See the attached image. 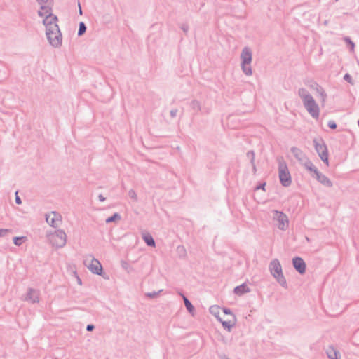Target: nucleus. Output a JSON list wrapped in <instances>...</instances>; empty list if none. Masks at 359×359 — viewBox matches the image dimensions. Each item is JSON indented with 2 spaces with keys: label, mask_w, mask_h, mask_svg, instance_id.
<instances>
[{
  "label": "nucleus",
  "mask_w": 359,
  "mask_h": 359,
  "mask_svg": "<svg viewBox=\"0 0 359 359\" xmlns=\"http://www.w3.org/2000/svg\"><path fill=\"white\" fill-rule=\"evenodd\" d=\"M311 86V88H314L319 95L320 94V93L322 91H324V89L316 83H314Z\"/></svg>",
  "instance_id": "nucleus-34"
},
{
  "label": "nucleus",
  "mask_w": 359,
  "mask_h": 359,
  "mask_svg": "<svg viewBox=\"0 0 359 359\" xmlns=\"http://www.w3.org/2000/svg\"><path fill=\"white\" fill-rule=\"evenodd\" d=\"M46 36L48 42L53 47L58 48L61 46L62 40L61 32L56 34V32H53V34L50 33V34L46 35Z\"/></svg>",
  "instance_id": "nucleus-10"
},
{
  "label": "nucleus",
  "mask_w": 359,
  "mask_h": 359,
  "mask_svg": "<svg viewBox=\"0 0 359 359\" xmlns=\"http://www.w3.org/2000/svg\"><path fill=\"white\" fill-rule=\"evenodd\" d=\"M313 144L316 152L318 153L320 159L327 165H329L328 161V150L327 146L323 139L319 141L313 140Z\"/></svg>",
  "instance_id": "nucleus-4"
},
{
  "label": "nucleus",
  "mask_w": 359,
  "mask_h": 359,
  "mask_svg": "<svg viewBox=\"0 0 359 359\" xmlns=\"http://www.w3.org/2000/svg\"><path fill=\"white\" fill-rule=\"evenodd\" d=\"M178 110L177 109H173L170 111V116L172 118L176 117L177 114Z\"/></svg>",
  "instance_id": "nucleus-43"
},
{
  "label": "nucleus",
  "mask_w": 359,
  "mask_h": 359,
  "mask_svg": "<svg viewBox=\"0 0 359 359\" xmlns=\"http://www.w3.org/2000/svg\"><path fill=\"white\" fill-rule=\"evenodd\" d=\"M345 41L347 43L348 45H350L351 48H353L355 47L354 43L351 40L349 37H346L344 39Z\"/></svg>",
  "instance_id": "nucleus-40"
},
{
  "label": "nucleus",
  "mask_w": 359,
  "mask_h": 359,
  "mask_svg": "<svg viewBox=\"0 0 359 359\" xmlns=\"http://www.w3.org/2000/svg\"><path fill=\"white\" fill-rule=\"evenodd\" d=\"M77 280H78V283L79 285H81V280L79 277H77Z\"/></svg>",
  "instance_id": "nucleus-50"
},
{
  "label": "nucleus",
  "mask_w": 359,
  "mask_h": 359,
  "mask_svg": "<svg viewBox=\"0 0 359 359\" xmlns=\"http://www.w3.org/2000/svg\"><path fill=\"white\" fill-rule=\"evenodd\" d=\"M303 163H304L305 168L312 173L311 175H315L316 174V172L319 171L317 169V168L313 164V163L307 158H306L304 161Z\"/></svg>",
  "instance_id": "nucleus-19"
},
{
  "label": "nucleus",
  "mask_w": 359,
  "mask_h": 359,
  "mask_svg": "<svg viewBox=\"0 0 359 359\" xmlns=\"http://www.w3.org/2000/svg\"><path fill=\"white\" fill-rule=\"evenodd\" d=\"M250 289L248 287L246 283H243L240 285L236 286L233 289V292L238 296H241L245 293L249 292Z\"/></svg>",
  "instance_id": "nucleus-18"
},
{
  "label": "nucleus",
  "mask_w": 359,
  "mask_h": 359,
  "mask_svg": "<svg viewBox=\"0 0 359 359\" xmlns=\"http://www.w3.org/2000/svg\"><path fill=\"white\" fill-rule=\"evenodd\" d=\"M189 106L192 110L194 111L195 114H197L202 111V107L199 101L193 100L189 103Z\"/></svg>",
  "instance_id": "nucleus-21"
},
{
  "label": "nucleus",
  "mask_w": 359,
  "mask_h": 359,
  "mask_svg": "<svg viewBox=\"0 0 359 359\" xmlns=\"http://www.w3.org/2000/svg\"><path fill=\"white\" fill-rule=\"evenodd\" d=\"M320 96L321 97V101L322 102H325V100H326V97H327V94L325 93V91H322L320 94Z\"/></svg>",
  "instance_id": "nucleus-41"
},
{
  "label": "nucleus",
  "mask_w": 359,
  "mask_h": 359,
  "mask_svg": "<svg viewBox=\"0 0 359 359\" xmlns=\"http://www.w3.org/2000/svg\"><path fill=\"white\" fill-rule=\"evenodd\" d=\"M292 264L294 269L300 274H304L306 272V265L302 258L299 257H294L292 259Z\"/></svg>",
  "instance_id": "nucleus-11"
},
{
  "label": "nucleus",
  "mask_w": 359,
  "mask_h": 359,
  "mask_svg": "<svg viewBox=\"0 0 359 359\" xmlns=\"http://www.w3.org/2000/svg\"><path fill=\"white\" fill-rule=\"evenodd\" d=\"M45 17L43 20V24L46 27V34L49 35L50 33L53 34V32H56V34L60 32L59 26L57 25L58 18L53 14V11L47 12L43 16Z\"/></svg>",
  "instance_id": "nucleus-3"
},
{
  "label": "nucleus",
  "mask_w": 359,
  "mask_h": 359,
  "mask_svg": "<svg viewBox=\"0 0 359 359\" xmlns=\"http://www.w3.org/2000/svg\"><path fill=\"white\" fill-rule=\"evenodd\" d=\"M326 354L329 359H341L340 353L332 346H330L326 350Z\"/></svg>",
  "instance_id": "nucleus-17"
},
{
  "label": "nucleus",
  "mask_w": 359,
  "mask_h": 359,
  "mask_svg": "<svg viewBox=\"0 0 359 359\" xmlns=\"http://www.w3.org/2000/svg\"><path fill=\"white\" fill-rule=\"evenodd\" d=\"M180 294L182 297V299L184 300V305H185V307H186L187 310L189 313H193L194 311V306H193V304L187 299V297L186 296H184L182 293H180Z\"/></svg>",
  "instance_id": "nucleus-22"
},
{
  "label": "nucleus",
  "mask_w": 359,
  "mask_h": 359,
  "mask_svg": "<svg viewBox=\"0 0 359 359\" xmlns=\"http://www.w3.org/2000/svg\"><path fill=\"white\" fill-rule=\"evenodd\" d=\"M266 186V183L264 182L262 184H260L259 185H258L257 187H256V189H263L264 190V187Z\"/></svg>",
  "instance_id": "nucleus-45"
},
{
  "label": "nucleus",
  "mask_w": 359,
  "mask_h": 359,
  "mask_svg": "<svg viewBox=\"0 0 359 359\" xmlns=\"http://www.w3.org/2000/svg\"><path fill=\"white\" fill-rule=\"evenodd\" d=\"M241 63L250 64L252 62V51L250 48L245 47L241 54Z\"/></svg>",
  "instance_id": "nucleus-14"
},
{
  "label": "nucleus",
  "mask_w": 359,
  "mask_h": 359,
  "mask_svg": "<svg viewBox=\"0 0 359 359\" xmlns=\"http://www.w3.org/2000/svg\"><path fill=\"white\" fill-rule=\"evenodd\" d=\"M26 240V237L25 236H16V237H14L13 238V243L17 245V246H20L22 245V242L25 241Z\"/></svg>",
  "instance_id": "nucleus-29"
},
{
  "label": "nucleus",
  "mask_w": 359,
  "mask_h": 359,
  "mask_svg": "<svg viewBox=\"0 0 359 359\" xmlns=\"http://www.w3.org/2000/svg\"><path fill=\"white\" fill-rule=\"evenodd\" d=\"M223 327L226 330H227L229 332H230L231 330V328L235 325V323H231V320H222V319H221V321H219Z\"/></svg>",
  "instance_id": "nucleus-27"
},
{
  "label": "nucleus",
  "mask_w": 359,
  "mask_h": 359,
  "mask_svg": "<svg viewBox=\"0 0 359 359\" xmlns=\"http://www.w3.org/2000/svg\"><path fill=\"white\" fill-rule=\"evenodd\" d=\"M128 196L133 200V201L137 202V195L136 192L133 189H130L128 191Z\"/></svg>",
  "instance_id": "nucleus-32"
},
{
  "label": "nucleus",
  "mask_w": 359,
  "mask_h": 359,
  "mask_svg": "<svg viewBox=\"0 0 359 359\" xmlns=\"http://www.w3.org/2000/svg\"><path fill=\"white\" fill-rule=\"evenodd\" d=\"M279 179L283 187H289L291 184V175L285 163L279 165Z\"/></svg>",
  "instance_id": "nucleus-6"
},
{
  "label": "nucleus",
  "mask_w": 359,
  "mask_h": 359,
  "mask_svg": "<svg viewBox=\"0 0 359 359\" xmlns=\"http://www.w3.org/2000/svg\"><path fill=\"white\" fill-rule=\"evenodd\" d=\"M344 79L346 81H347L348 83H352V81H353V79H352V76H351L349 74L346 73V74L344 76Z\"/></svg>",
  "instance_id": "nucleus-38"
},
{
  "label": "nucleus",
  "mask_w": 359,
  "mask_h": 359,
  "mask_svg": "<svg viewBox=\"0 0 359 359\" xmlns=\"http://www.w3.org/2000/svg\"><path fill=\"white\" fill-rule=\"evenodd\" d=\"M209 109L203 108L201 112L203 114H209Z\"/></svg>",
  "instance_id": "nucleus-47"
},
{
  "label": "nucleus",
  "mask_w": 359,
  "mask_h": 359,
  "mask_svg": "<svg viewBox=\"0 0 359 359\" xmlns=\"http://www.w3.org/2000/svg\"><path fill=\"white\" fill-rule=\"evenodd\" d=\"M290 151L294 155V156L302 163H303L304 161L306 158L305 154L302 151V150L296 147H292L290 149Z\"/></svg>",
  "instance_id": "nucleus-16"
},
{
  "label": "nucleus",
  "mask_w": 359,
  "mask_h": 359,
  "mask_svg": "<svg viewBox=\"0 0 359 359\" xmlns=\"http://www.w3.org/2000/svg\"><path fill=\"white\" fill-rule=\"evenodd\" d=\"M121 215L118 213L115 212L111 216H110L108 218H107L105 222H106V223L109 224V223H111V222H116V221L121 220Z\"/></svg>",
  "instance_id": "nucleus-26"
},
{
  "label": "nucleus",
  "mask_w": 359,
  "mask_h": 359,
  "mask_svg": "<svg viewBox=\"0 0 359 359\" xmlns=\"http://www.w3.org/2000/svg\"><path fill=\"white\" fill-rule=\"evenodd\" d=\"M142 238L148 246L155 247V245H156L155 241L150 233H144L142 236Z\"/></svg>",
  "instance_id": "nucleus-20"
},
{
  "label": "nucleus",
  "mask_w": 359,
  "mask_h": 359,
  "mask_svg": "<svg viewBox=\"0 0 359 359\" xmlns=\"http://www.w3.org/2000/svg\"><path fill=\"white\" fill-rule=\"evenodd\" d=\"M98 198H99V200H100L101 202H104V201H106V198H105V197H104L102 194H100V195L98 196Z\"/></svg>",
  "instance_id": "nucleus-46"
},
{
  "label": "nucleus",
  "mask_w": 359,
  "mask_h": 359,
  "mask_svg": "<svg viewBox=\"0 0 359 359\" xmlns=\"http://www.w3.org/2000/svg\"><path fill=\"white\" fill-rule=\"evenodd\" d=\"M252 167V172H253V174H255L256 172H257V168H256V165H255V163H254V164H251Z\"/></svg>",
  "instance_id": "nucleus-48"
},
{
  "label": "nucleus",
  "mask_w": 359,
  "mask_h": 359,
  "mask_svg": "<svg viewBox=\"0 0 359 359\" xmlns=\"http://www.w3.org/2000/svg\"><path fill=\"white\" fill-rule=\"evenodd\" d=\"M88 269L94 274L101 276L103 272L102 264L95 258L91 259V263L88 266Z\"/></svg>",
  "instance_id": "nucleus-13"
},
{
  "label": "nucleus",
  "mask_w": 359,
  "mask_h": 359,
  "mask_svg": "<svg viewBox=\"0 0 359 359\" xmlns=\"http://www.w3.org/2000/svg\"><path fill=\"white\" fill-rule=\"evenodd\" d=\"M39 293L37 290L29 288L28 290L25 300L29 301L32 303H37L39 302Z\"/></svg>",
  "instance_id": "nucleus-15"
},
{
  "label": "nucleus",
  "mask_w": 359,
  "mask_h": 359,
  "mask_svg": "<svg viewBox=\"0 0 359 359\" xmlns=\"http://www.w3.org/2000/svg\"><path fill=\"white\" fill-rule=\"evenodd\" d=\"M219 306H212L210 307V312L214 315L218 321H221V318L219 316Z\"/></svg>",
  "instance_id": "nucleus-24"
},
{
  "label": "nucleus",
  "mask_w": 359,
  "mask_h": 359,
  "mask_svg": "<svg viewBox=\"0 0 359 359\" xmlns=\"http://www.w3.org/2000/svg\"><path fill=\"white\" fill-rule=\"evenodd\" d=\"M298 95L302 99L304 107L309 114L316 119H318L320 114V109L314 98L304 88L298 90Z\"/></svg>",
  "instance_id": "nucleus-1"
},
{
  "label": "nucleus",
  "mask_w": 359,
  "mask_h": 359,
  "mask_svg": "<svg viewBox=\"0 0 359 359\" xmlns=\"http://www.w3.org/2000/svg\"><path fill=\"white\" fill-rule=\"evenodd\" d=\"M86 24L83 22H81L79 23V30H78V36H82L86 32Z\"/></svg>",
  "instance_id": "nucleus-28"
},
{
  "label": "nucleus",
  "mask_w": 359,
  "mask_h": 359,
  "mask_svg": "<svg viewBox=\"0 0 359 359\" xmlns=\"http://www.w3.org/2000/svg\"><path fill=\"white\" fill-rule=\"evenodd\" d=\"M121 267L128 273H130L134 271L133 267L126 261L121 260Z\"/></svg>",
  "instance_id": "nucleus-25"
},
{
  "label": "nucleus",
  "mask_w": 359,
  "mask_h": 359,
  "mask_svg": "<svg viewBox=\"0 0 359 359\" xmlns=\"http://www.w3.org/2000/svg\"><path fill=\"white\" fill-rule=\"evenodd\" d=\"M358 126H359V118H358Z\"/></svg>",
  "instance_id": "nucleus-51"
},
{
  "label": "nucleus",
  "mask_w": 359,
  "mask_h": 359,
  "mask_svg": "<svg viewBox=\"0 0 359 359\" xmlns=\"http://www.w3.org/2000/svg\"><path fill=\"white\" fill-rule=\"evenodd\" d=\"M9 233H11L10 229H0V237H5Z\"/></svg>",
  "instance_id": "nucleus-36"
},
{
  "label": "nucleus",
  "mask_w": 359,
  "mask_h": 359,
  "mask_svg": "<svg viewBox=\"0 0 359 359\" xmlns=\"http://www.w3.org/2000/svg\"><path fill=\"white\" fill-rule=\"evenodd\" d=\"M180 28L185 34H187L189 27L187 24L184 23L181 25Z\"/></svg>",
  "instance_id": "nucleus-39"
},
{
  "label": "nucleus",
  "mask_w": 359,
  "mask_h": 359,
  "mask_svg": "<svg viewBox=\"0 0 359 359\" xmlns=\"http://www.w3.org/2000/svg\"><path fill=\"white\" fill-rule=\"evenodd\" d=\"M177 251L180 257H185L187 255L186 250L183 245H179L177 248Z\"/></svg>",
  "instance_id": "nucleus-33"
},
{
  "label": "nucleus",
  "mask_w": 359,
  "mask_h": 359,
  "mask_svg": "<svg viewBox=\"0 0 359 359\" xmlns=\"http://www.w3.org/2000/svg\"><path fill=\"white\" fill-rule=\"evenodd\" d=\"M95 329V326L93 324H88L86 326V330L88 332H92Z\"/></svg>",
  "instance_id": "nucleus-44"
},
{
  "label": "nucleus",
  "mask_w": 359,
  "mask_h": 359,
  "mask_svg": "<svg viewBox=\"0 0 359 359\" xmlns=\"http://www.w3.org/2000/svg\"><path fill=\"white\" fill-rule=\"evenodd\" d=\"M61 215L56 212H51L50 214H46V222L53 227H57L61 222Z\"/></svg>",
  "instance_id": "nucleus-9"
},
{
  "label": "nucleus",
  "mask_w": 359,
  "mask_h": 359,
  "mask_svg": "<svg viewBox=\"0 0 359 359\" xmlns=\"http://www.w3.org/2000/svg\"><path fill=\"white\" fill-rule=\"evenodd\" d=\"M269 270L271 275L277 280V282L284 288H287L286 279L285 278L282 266L278 259H273L269 264Z\"/></svg>",
  "instance_id": "nucleus-2"
},
{
  "label": "nucleus",
  "mask_w": 359,
  "mask_h": 359,
  "mask_svg": "<svg viewBox=\"0 0 359 359\" xmlns=\"http://www.w3.org/2000/svg\"><path fill=\"white\" fill-rule=\"evenodd\" d=\"M222 311H223V312H224V314L231 315V316L233 317V318L234 321H236V316H235V315L232 313V311H231V310L230 309L226 308V307H224V308L222 309Z\"/></svg>",
  "instance_id": "nucleus-35"
},
{
  "label": "nucleus",
  "mask_w": 359,
  "mask_h": 359,
  "mask_svg": "<svg viewBox=\"0 0 359 359\" xmlns=\"http://www.w3.org/2000/svg\"><path fill=\"white\" fill-rule=\"evenodd\" d=\"M327 126L330 128L333 129V130L336 129L337 127L336 122L333 120L329 121L327 123Z\"/></svg>",
  "instance_id": "nucleus-37"
},
{
  "label": "nucleus",
  "mask_w": 359,
  "mask_h": 359,
  "mask_svg": "<svg viewBox=\"0 0 359 359\" xmlns=\"http://www.w3.org/2000/svg\"><path fill=\"white\" fill-rule=\"evenodd\" d=\"M50 242L56 248H62L67 243V235L62 229H57L54 233L50 235Z\"/></svg>",
  "instance_id": "nucleus-5"
},
{
  "label": "nucleus",
  "mask_w": 359,
  "mask_h": 359,
  "mask_svg": "<svg viewBox=\"0 0 359 359\" xmlns=\"http://www.w3.org/2000/svg\"><path fill=\"white\" fill-rule=\"evenodd\" d=\"M243 72L247 76H251L252 74V68L250 64H241Z\"/></svg>",
  "instance_id": "nucleus-23"
},
{
  "label": "nucleus",
  "mask_w": 359,
  "mask_h": 359,
  "mask_svg": "<svg viewBox=\"0 0 359 359\" xmlns=\"http://www.w3.org/2000/svg\"><path fill=\"white\" fill-rule=\"evenodd\" d=\"M163 292V290H160L157 292H147V293H145V296L147 297V298H149V299H154V298H156L159 296V294Z\"/></svg>",
  "instance_id": "nucleus-30"
},
{
  "label": "nucleus",
  "mask_w": 359,
  "mask_h": 359,
  "mask_svg": "<svg viewBox=\"0 0 359 359\" xmlns=\"http://www.w3.org/2000/svg\"><path fill=\"white\" fill-rule=\"evenodd\" d=\"M273 219L278 222L277 226L280 230H285L288 226V218L287 216L281 211L273 210Z\"/></svg>",
  "instance_id": "nucleus-7"
},
{
  "label": "nucleus",
  "mask_w": 359,
  "mask_h": 359,
  "mask_svg": "<svg viewBox=\"0 0 359 359\" xmlns=\"http://www.w3.org/2000/svg\"><path fill=\"white\" fill-rule=\"evenodd\" d=\"M311 177L313 178H315L319 183H320L322 185L326 187L330 188L333 186L332 182L320 171L316 172V174L315 175H311Z\"/></svg>",
  "instance_id": "nucleus-12"
},
{
  "label": "nucleus",
  "mask_w": 359,
  "mask_h": 359,
  "mask_svg": "<svg viewBox=\"0 0 359 359\" xmlns=\"http://www.w3.org/2000/svg\"><path fill=\"white\" fill-rule=\"evenodd\" d=\"M40 5V10L38 11V15L40 17H43L47 12L53 11V0H36Z\"/></svg>",
  "instance_id": "nucleus-8"
},
{
  "label": "nucleus",
  "mask_w": 359,
  "mask_h": 359,
  "mask_svg": "<svg viewBox=\"0 0 359 359\" xmlns=\"http://www.w3.org/2000/svg\"><path fill=\"white\" fill-rule=\"evenodd\" d=\"M15 200L16 204L20 205L22 203V200L20 198V196L18 195V191L15 192Z\"/></svg>",
  "instance_id": "nucleus-42"
},
{
  "label": "nucleus",
  "mask_w": 359,
  "mask_h": 359,
  "mask_svg": "<svg viewBox=\"0 0 359 359\" xmlns=\"http://www.w3.org/2000/svg\"><path fill=\"white\" fill-rule=\"evenodd\" d=\"M246 156H247L248 158L250 160V163L254 164L255 157L254 151H252V150L248 151L246 154Z\"/></svg>",
  "instance_id": "nucleus-31"
},
{
  "label": "nucleus",
  "mask_w": 359,
  "mask_h": 359,
  "mask_svg": "<svg viewBox=\"0 0 359 359\" xmlns=\"http://www.w3.org/2000/svg\"><path fill=\"white\" fill-rule=\"evenodd\" d=\"M78 6H79V14H80V15H82V14H83V12H82L81 6V4H80V2H79V1L78 2Z\"/></svg>",
  "instance_id": "nucleus-49"
}]
</instances>
